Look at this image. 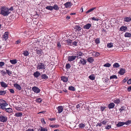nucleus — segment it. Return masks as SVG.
<instances>
[{
	"label": "nucleus",
	"mask_w": 131,
	"mask_h": 131,
	"mask_svg": "<svg viewBox=\"0 0 131 131\" xmlns=\"http://www.w3.org/2000/svg\"><path fill=\"white\" fill-rule=\"evenodd\" d=\"M0 14L3 16H7L11 12L8 11V8L5 6H2L0 9Z\"/></svg>",
	"instance_id": "f257e3e1"
},
{
	"label": "nucleus",
	"mask_w": 131,
	"mask_h": 131,
	"mask_svg": "<svg viewBox=\"0 0 131 131\" xmlns=\"http://www.w3.org/2000/svg\"><path fill=\"white\" fill-rule=\"evenodd\" d=\"M46 65L43 63L39 62L38 63L37 68L38 70H43L45 69Z\"/></svg>",
	"instance_id": "f03ea898"
},
{
	"label": "nucleus",
	"mask_w": 131,
	"mask_h": 131,
	"mask_svg": "<svg viewBox=\"0 0 131 131\" xmlns=\"http://www.w3.org/2000/svg\"><path fill=\"white\" fill-rule=\"evenodd\" d=\"M7 119L8 118L7 116L2 115H0V121L1 122L5 123L7 121Z\"/></svg>",
	"instance_id": "7ed1b4c3"
},
{
	"label": "nucleus",
	"mask_w": 131,
	"mask_h": 131,
	"mask_svg": "<svg viewBox=\"0 0 131 131\" xmlns=\"http://www.w3.org/2000/svg\"><path fill=\"white\" fill-rule=\"evenodd\" d=\"M8 32H6L4 34V35L3 36L2 38L3 39H4L5 40H6L8 38Z\"/></svg>",
	"instance_id": "20e7f679"
},
{
	"label": "nucleus",
	"mask_w": 131,
	"mask_h": 131,
	"mask_svg": "<svg viewBox=\"0 0 131 131\" xmlns=\"http://www.w3.org/2000/svg\"><path fill=\"white\" fill-rule=\"evenodd\" d=\"M83 53L81 51H79L77 52V53L76 54V58H77L78 59L81 58L80 57L81 56H83Z\"/></svg>",
	"instance_id": "39448f33"
},
{
	"label": "nucleus",
	"mask_w": 131,
	"mask_h": 131,
	"mask_svg": "<svg viewBox=\"0 0 131 131\" xmlns=\"http://www.w3.org/2000/svg\"><path fill=\"white\" fill-rule=\"evenodd\" d=\"M32 91L35 93H39L40 92V89L37 87L35 86L33 87L32 88Z\"/></svg>",
	"instance_id": "423d86ee"
},
{
	"label": "nucleus",
	"mask_w": 131,
	"mask_h": 131,
	"mask_svg": "<svg viewBox=\"0 0 131 131\" xmlns=\"http://www.w3.org/2000/svg\"><path fill=\"white\" fill-rule=\"evenodd\" d=\"M66 8H69L71 6L73 5L71 2L70 0H66Z\"/></svg>",
	"instance_id": "0eeeda50"
},
{
	"label": "nucleus",
	"mask_w": 131,
	"mask_h": 131,
	"mask_svg": "<svg viewBox=\"0 0 131 131\" xmlns=\"http://www.w3.org/2000/svg\"><path fill=\"white\" fill-rule=\"evenodd\" d=\"M8 105L7 103H0V109H2L3 110H5L6 109L5 107L7 106Z\"/></svg>",
	"instance_id": "6e6552de"
},
{
	"label": "nucleus",
	"mask_w": 131,
	"mask_h": 131,
	"mask_svg": "<svg viewBox=\"0 0 131 131\" xmlns=\"http://www.w3.org/2000/svg\"><path fill=\"white\" fill-rule=\"evenodd\" d=\"M86 60L84 59L83 58L80 60L79 63L83 65H85L86 64Z\"/></svg>",
	"instance_id": "1a4fd4ad"
},
{
	"label": "nucleus",
	"mask_w": 131,
	"mask_h": 131,
	"mask_svg": "<svg viewBox=\"0 0 131 131\" xmlns=\"http://www.w3.org/2000/svg\"><path fill=\"white\" fill-rule=\"evenodd\" d=\"M76 58V56H69L68 58V60L69 61H72L74 60Z\"/></svg>",
	"instance_id": "9d476101"
},
{
	"label": "nucleus",
	"mask_w": 131,
	"mask_h": 131,
	"mask_svg": "<svg viewBox=\"0 0 131 131\" xmlns=\"http://www.w3.org/2000/svg\"><path fill=\"white\" fill-rule=\"evenodd\" d=\"M34 77L36 78H38L40 75V73L38 71L35 72L33 74Z\"/></svg>",
	"instance_id": "9b49d317"
},
{
	"label": "nucleus",
	"mask_w": 131,
	"mask_h": 131,
	"mask_svg": "<svg viewBox=\"0 0 131 131\" xmlns=\"http://www.w3.org/2000/svg\"><path fill=\"white\" fill-rule=\"evenodd\" d=\"M123 19L124 21L127 22H129L131 21V18L129 17H128L126 16L123 18Z\"/></svg>",
	"instance_id": "f8f14e48"
},
{
	"label": "nucleus",
	"mask_w": 131,
	"mask_h": 131,
	"mask_svg": "<svg viewBox=\"0 0 131 131\" xmlns=\"http://www.w3.org/2000/svg\"><path fill=\"white\" fill-rule=\"evenodd\" d=\"M122 100L120 99L116 98L114 99L113 102L115 103L118 104L122 102Z\"/></svg>",
	"instance_id": "ddd939ff"
},
{
	"label": "nucleus",
	"mask_w": 131,
	"mask_h": 131,
	"mask_svg": "<svg viewBox=\"0 0 131 131\" xmlns=\"http://www.w3.org/2000/svg\"><path fill=\"white\" fill-rule=\"evenodd\" d=\"M14 86L17 89L19 90H20L21 89V86L18 84L17 83H15L14 84Z\"/></svg>",
	"instance_id": "4468645a"
},
{
	"label": "nucleus",
	"mask_w": 131,
	"mask_h": 131,
	"mask_svg": "<svg viewBox=\"0 0 131 131\" xmlns=\"http://www.w3.org/2000/svg\"><path fill=\"white\" fill-rule=\"evenodd\" d=\"M91 26V24L88 23L86 24L83 26L84 29H89Z\"/></svg>",
	"instance_id": "2eb2a0df"
},
{
	"label": "nucleus",
	"mask_w": 131,
	"mask_h": 131,
	"mask_svg": "<svg viewBox=\"0 0 131 131\" xmlns=\"http://www.w3.org/2000/svg\"><path fill=\"white\" fill-rule=\"evenodd\" d=\"M1 85L2 87L6 88L8 86V85L3 81L0 82Z\"/></svg>",
	"instance_id": "dca6fc26"
},
{
	"label": "nucleus",
	"mask_w": 131,
	"mask_h": 131,
	"mask_svg": "<svg viewBox=\"0 0 131 131\" xmlns=\"http://www.w3.org/2000/svg\"><path fill=\"white\" fill-rule=\"evenodd\" d=\"M48 130L46 128H43L42 127L40 126L38 129V131H47Z\"/></svg>",
	"instance_id": "f3484780"
},
{
	"label": "nucleus",
	"mask_w": 131,
	"mask_h": 131,
	"mask_svg": "<svg viewBox=\"0 0 131 131\" xmlns=\"http://www.w3.org/2000/svg\"><path fill=\"white\" fill-rule=\"evenodd\" d=\"M58 110V113H60L62 112L63 110V108L61 106H59L57 108Z\"/></svg>",
	"instance_id": "a211bd4d"
},
{
	"label": "nucleus",
	"mask_w": 131,
	"mask_h": 131,
	"mask_svg": "<svg viewBox=\"0 0 131 131\" xmlns=\"http://www.w3.org/2000/svg\"><path fill=\"white\" fill-rule=\"evenodd\" d=\"M87 60L88 62L91 63L93 62L94 61V59L92 57H88Z\"/></svg>",
	"instance_id": "6ab92c4d"
},
{
	"label": "nucleus",
	"mask_w": 131,
	"mask_h": 131,
	"mask_svg": "<svg viewBox=\"0 0 131 131\" xmlns=\"http://www.w3.org/2000/svg\"><path fill=\"white\" fill-rule=\"evenodd\" d=\"M119 73L121 75H123L125 73V70L124 69L121 68L119 72Z\"/></svg>",
	"instance_id": "aec40b11"
},
{
	"label": "nucleus",
	"mask_w": 131,
	"mask_h": 131,
	"mask_svg": "<svg viewBox=\"0 0 131 131\" xmlns=\"http://www.w3.org/2000/svg\"><path fill=\"white\" fill-rule=\"evenodd\" d=\"M41 79L43 80H46L48 78V76L45 74H42L41 76Z\"/></svg>",
	"instance_id": "412c9836"
},
{
	"label": "nucleus",
	"mask_w": 131,
	"mask_h": 131,
	"mask_svg": "<svg viewBox=\"0 0 131 131\" xmlns=\"http://www.w3.org/2000/svg\"><path fill=\"white\" fill-rule=\"evenodd\" d=\"M115 105L114 103H111L108 105V107L109 109L112 108L114 107Z\"/></svg>",
	"instance_id": "4be33fe9"
},
{
	"label": "nucleus",
	"mask_w": 131,
	"mask_h": 131,
	"mask_svg": "<svg viewBox=\"0 0 131 131\" xmlns=\"http://www.w3.org/2000/svg\"><path fill=\"white\" fill-rule=\"evenodd\" d=\"M23 115L22 113L21 112H17L14 115L15 116L17 117H20L22 116Z\"/></svg>",
	"instance_id": "5701e85b"
},
{
	"label": "nucleus",
	"mask_w": 131,
	"mask_h": 131,
	"mask_svg": "<svg viewBox=\"0 0 131 131\" xmlns=\"http://www.w3.org/2000/svg\"><path fill=\"white\" fill-rule=\"evenodd\" d=\"M124 36L126 37H131V34L129 32H126Z\"/></svg>",
	"instance_id": "b1692460"
},
{
	"label": "nucleus",
	"mask_w": 131,
	"mask_h": 131,
	"mask_svg": "<svg viewBox=\"0 0 131 131\" xmlns=\"http://www.w3.org/2000/svg\"><path fill=\"white\" fill-rule=\"evenodd\" d=\"M16 59L11 60L10 61V62L12 64H16L17 62Z\"/></svg>",
	"instance_id": "393cba45"
},
{
	"label": "nucleus",
	"mask_w": 131,
	"mask_h": 131,
	"mask_svg": "<svg viewBox=\"0 0 131 131\" xmlns=\"http://www.w3.org/2000/svg\"><path fill=\"white\" fill-rule=\"evenodd\" d=\"M127 27L126 26H122L120 28V30L121 31H125L127 29Z\"/></svg>",
	"instance_id": "a878e982"
},
{
	"label": "nucleus",
	"mask_w": 131,
	"mask_h": 131,
	"mask_svg": "<svg viewBox=\"0 0 131 131\" xmlns=\"http://www.w3.org/2000/svg\"><path fill=\"white\" fill-rule=\"evenodd\" d=\"M5 110V111L9 113H11L13 111L12 109L10 108H6V109Z\"/></svg>",
	"instance_id": "bb28decb"
},
{
	"label": "nucleus",
	"mask_w": 131,
	"mask_h": 131,
	"mask_svg": "<svg viewBox=\"0 0 131 131\" xmlns=\"http://www.w3.org/2000/svg\"><path fill=\"white\" fill-rule=\"evenodd\" d=\"M125 124L124 122H119L117 125V127H119L122 126Z\"/></svg>",
	"instance_id": "cd10ccee"
},
{
	"label": "nucleus",
	"mask_w": 131,
	"mask_h": 131,
	"mask_svg": "<svg viewBox=\"0 0 131 131\" xmlns=\"http://www.w3.org/2000/svg\"><path fill=\"white\" fill-rule=\"evenodd\" d=\"M23 52V54L25 56H28L29 54V53L28 52V51H27V50H25Z\"/></svg>",
	"instance_id": "c85d7f7f"
},
{
	"label": "nucleus",
	"mask_w": 131,
	"mask_h": 131,
	"mask_svg": "<svg viewBox=\"0 0 131 131\" xmlns=\"http://www.w3.org/2000/svg\"><path fill=\"white\" fill-rule=\"evenodd\" d=\"M89 78L91 80H94L95 79V77L94 74H92L89 76Z\"/></svg>",
	"instance_id": "c756f323"
},
{
	"label": "nucleus",
	"mask_w": 131,
	"mask_h": 131,
	"mask_svg": "<svg viewBox=\"0 0 131 131\" xmlns=\"http://www.w3.org/2000/svg\"><path fill=\"white\" fill-rule=\"evenodd\" d=\"M74 28L78 31H80L81 29V28L78 25H76L74 27Z\"/></svg>",
	"instance_id": "7c9ffc66"
},
{
	"label": "nucleus",
	"mask_w": 131,
	"mask_h": 131,
	"mask_svg": "<svg viewBox=\"0 0 131 131\" xmlns=\"http://www.w3.org/2000/svg\"><path fill=\"white\" fill-rule=\"evenodd\" d=\"M45 8L47 9L50 10H52L53 9V7L52 6H46L45 7Z\"/></svg>",
	"instance_id": "2f4dec72"
},
{
	"label": "nucleus",
	"mask_w": 131,
	"mask_h": 131,
	"mask_svg": "<svg viewBox=\"0 0 131 131\" xmlns=\"http://www.w3.org/2000/svg\"><path fill=\"white\" fill-rule=\"evenodd\" d=\"M6 93V91L0 90V95H4Z\"/></svg>",
	"instance_id": "473e14b6"
},
{
	"label": "nucleus",
	"mask_w": 131,
	"mask_h": 131,
	"mask_svg": "<svg viewBox=\"0 0 131 131\" xmlns=\"http://www.w3.org/2000/svg\"><path fill=\"white\" fill-rule=\"evenodd\" d=\"M38 54H40L41 55H42L43 53V52H42V50L40 49L38 50L36 52Z\"/></svg>",
	"instance_id": "72a5a7b5"
},
{
	"label": "nucleus",
	"mask_w": 131,
	"mask_h": 131,
	"mask_svg": "<svg viewBox=\"0 0 131 131\" xmlns=\"http://www.w3.org/2000/svg\"><path fill=\"white\" fill-rule=\"evenodd\" d=\"M33 44V43L32 42H30L28 44V49H31L32 48V45Z\"/></svg>",
	"instance_id": "f704fd0d"
},
{
	"label": "nucleus",
	"mask_w": 131,
	"mask_h": 131,
	"mask_svg": "<svg viewBox=\"0 0 131 131\" xmlns=\"http://www.w3.org/2000/svg\"><path fill=\"white\" fill-rule=\"evenodd\" d=\"M66 107H69V108H67V111H69L70 110V109L71 108V107H72V106H70V105H69V104H66Z\"/></svg>",
	"instance_id": "c9c22d12"
},
{
	"label": "nucleus",
	"mask_w": 131,
	"mask_h": 131,
	"mask_svg": "<svg viewBox=\"0 0 131 131\" xmlns=\"http://www.w3.org/2000/svg\"><path fill=\"white\" fill-rule=\"evenodd\" d=\"M69 89L70 90L74 91L75 90V88L73 86H71L69 87Z\"/></svg>",
	"instance_id": "e433bc0d"
},
{
	"label": "nucleus",
	"mask_w": 131,
	"mask_h": 131,
	"mask_svg": "<svg viewBox=\"0 0 131 131\" xmlns=\"http://www.w3.org/2000/svg\"><path fill=\"white\" fill-rule=\"evenodd\" d=\"M96 8V7L92 8L89 10H88L86 13V14H88L89 13L91 12L93 10L95 9Z\"/></svg>",
	"instance_id": "4c0bfd02"
},
{
	"label": "nucleus",
	"mask_w": 131,
	"mask_h": 131,
	"mask_svg": "<svg viewBox=\"0 0 131 131\" xmlns=\"http://www.w3.org/2000/svg\"><path fill=\"white\" fill-rule=\"evenodd\" d=\"M120 66L118 63H115L113 65V67L114 68H118Z\"/></svg>",
	"instance_id": "58836bf2"
},
{
	"label": "nucleus",
	"mask_w": 131,
	"mask_h": 131,
	"mask_svg": "<svg viewBox=\"0 0 131 131\" xmlns=\"http://www.w3.org/2000/svg\"><path fill=\"white\" fill-rule=\"evenodd\" d=\"M52 7H53V9H54L56 10H57L59 9L58 7V5L56 4L54 5Z\"/></svg>",
	"instance_id": "ea45409f"
},
{
	"label": "nucleus",
	"mask_w": 131,
	"mask_h": 131,
	"mask_svg": "<svg viewBox=\"0 0 131 131\" xmlns=\"http://www.w3.org/2000/svg\"><path fill=\"white\" fill-rule=\"evenodd\" d=\"M66 41H67V42L68 43V45H71L70 44L72 43V40L68 39L66 40Z\"/></svg>",
	"instance_id": "a19ab883"
},
{
	"label": "nucleus",
	"mask_w": 131,
	"mask_h": 131,
	"mask_svg": "<svg viewBox=\"0 0 131 131\" xmlns=\"http://www.w3.org/2000/svg\"><path fill=\"white\" fill-rule=\"evenodd\" d=\"M117 79V77L116 75H114L111 76L110 77V79Z\"/></svg>",
	"instance_id": "79ce46f5"
},
{
	"label": "nucleus",
	"mask_w": 131,
	"mask_h": 131,
	"mask_svg": "<svg viewBox=\"0 0 131 131\" xmlns=\"http://www.w3.org/2000/svg\"><path fill=\"white\" fill-rule=\"evenodd\" d=\"M36 101V102L38 103H41L42 101V99L41 98H39L37 99Z\"/></svg>",
	"instance_id": "37998d69"
},
{
	"label": "nucleus",
	"mask_w": 131,
	"mask_h": 131,
	"mask_svg": "<svg viewBox=\"0 0 131 131\" xmlns=\"http://www.w3.org/2000/svg\"><path fill=\"white\" fill-rule=\"evenodd\" d=\"M131 123V121L128 120L127 121L125 122V124L127 125H129Z\"/></svg>",
	"instance_id": "c03bdc74"
},
{
	"label": "nucleus",
	"mask_w": 131,
	"mask_h": 131,
	"mask_svg": "<svg viewBox=\"0 0 131 131\" xmlns=\"http://www.w3.org/2000/svg\"><path fill=\"white\" fill-rule=\"evenodd\" d=\"M6 73H7L10 76L12 74V72L11 71H10L7 70H6Z\"/></svg>",
	"instance_id": "a18cd8bd"
},
{
	"label": "nucleus",
	"mask_w": 131,
	"mask_h": 131,
	"mask_svg": "<svg viewBox=\"0 0 131 131\" xmlns=\"http://www.w3.org/2000/svg\"><path fill=\"white\" fill-rule=\"evenodd\" d=\"M111 66V64L109 63H106L105 64H104V66L106 67H109Z\"/></svg>",
	"instance_id": "49530a36"
},
{
	"label": "nucleus",
	"mask_w": 131,
	"mask_h": 131,
	"mask_svg": "<svg viewBox=\"0 0 131 131\" xmlns=\"http://www.w3.org/2000/svg\"><path fill=\"white\" fill-rule=\"evenodd\" d=\"M1 74L3 75H5L6 74V72L4 70H2V71H1Z\"/></svg>",
	"instance_id": "de8ad7c7"
},
{
	"label": "nucleus",
	"mask_w": 131,
	"mask_h": 131,
	"mask_svg": "<svg viewBox=\"0 0 131 131\" xmlns=\"http://www.w3.org/2000/svg\"><path fill=\"white\" fill-rule=\"evenodd\" d=\"M94 55L96 57H97L99 55L100 53L99 52H93V54H94Z\"/></svg>",
	"instance_id": "09e8293b"
},
{
	"label": "nucleus",
	"mask_w": 131,
	"mask_h": 131,
	"mask_svg": "<svg viewBox=\"0 0 131 131\" xmlns=\"http://www.w3.org/2000/svg\"><path fill=\"white\" fill-rule=\"evenodd\" d=\"M95 42L96 44H98L100 43V40L99 39V38H96L95 40Z\"/></svg>",
	"instance_id": "8fccbe9b"
},
{
	"label": "nucleus",
	"mask_w": 131,
	"mask_h": 131,
	"mask_svg": "<svg viewBox=\"0 0 131 131\" xmlns=\"http://www.w3.org/2000/svg\"><path fill=\"white\" fill-rule=\"evenodd\" d=\"M113 46V44L112 43H110L107 44V47L108 48H111Z\"/></svg>",
	"instance_id": "3c124183"
},
{
	"label": "nucleus",
	"mask_w": 131,
	"mask_h": 131,
	"mask_svg": "<svg viewBox=\"0 0 131 131\" xmlns=\"http://www.w3.org/2000/svg\"><path fill=\"white\" fill-rule=\"evenodd\" d=\"M61 80L63 81V82H66V77L62 76L61 77Z\"/></svg>",
	"instance_id": "603ef678"
},
{
	"label": "nucleus",
	"mask_w": 131,
	"mask_h": 131,
	"mask_svg": "<svg viewBox=\"0 0 131 131\" xmlns=\"http://www.w3.org/2000/svg\"><path fill=\"white\" fill-rule=\"evenodd\" d=\"M71 67V66L69 63H67L66 64V68L67 69H69Z\"/></svg>",
	"instance_id": "864d4df0"
},
{
	"label": "nucleus",
	"mask_w": 131,
	"mask_h": 131,
	"mask_svg": "<svg viewBox=\"0 0 131 131\" xmlns=\"http://www.w3.org/2000/svg\"><path fill=\"white\" fill-rule=\"evenodd\" d=\"M50 126L52 128H53L54 127L57 128L59 127V125H51Z\"/></svg>",
	"instance_id": "5fc2aeb1"
},
{
	"label": "nucleus",
	"mask_w": 131,
	"mask_h": 131,
	"mask_svg": "<svg viewBox=\"0 0 131 131\" xmlns=\"http://www.w3.org/2000/svg\"><path fill=\"white\" fill-rule=\"evenodd\" d=\"M79 126L80 128H82L85 126V125L83 124H79Z\"/></svg>",
	"instance_id": "6e6d98bb"
},
{
	"label": "nucleus",
	"mask_w": 131,
	"mask_h": 131,
	"mask_svg": "<svg viewBox=\"0 0 131 131\" xmlns=\"http://www.w3.org/2000/svg\"><path fill=\"white\" fill-rule=\"evenodd\" d=\"M125 109V107L124 106H122L121 108L119 109V111L121 112L123 110H124Z\"/></svg>",
	"instance_id": "4d7b16f0"
},
{
	"label": "nucleus",
	"mask_w": 131,
	"mask_h": 131,
	"mask_svg": "<svg viewBox=\"0 0 131 131\" xmlns=\"http://www.w3.org/2000/svg\"><path fill=\"white\" fill-rule=\"evenodd\" d=\"M92 20L95 21H98L99 20V19L97 18H95L94 17H93L92 18Z\"/></svg>",
	"instance_id": "13d9d810"
},
{
	"label": "nucleus",
	"mask_w": 131,
	"mask_h": 131,
	"mask_svg": "<svg viewBox=\"0 0 131 131\" xmlns=\"http://www.w3.org/2000/svg\"><path fill=\"white\" fill-rule=\"evenodd\" d=\"M0 101L1 102V103H7L3 99H1L0 100Z\"/></svg>",
	"instance_id": "bf43d9fd"
},
{
	"label": "nucleus",
	"mask_w": 131,
	"mask_h": 131,
	"mask_svg": "<svg viewBox=\"0 0 131 131\" xmlns=\"http://www.w3.org/2000/svg\"><path fill=\"white\" fill-rule=\"evenodd\" d=\"M8 90H9L10 92L12 93H14V91L13 89H9Z\"/></svg>",
	"instance_id": "052dcab7"
},
{
	"label": "nucleus",
	"mask_w": 131,
	"mask_h": 131,
	"mask_svg": "<svg viewBox=\"0 0 131 131\" xmlns=\"http://www.w3.org/2000/svg\"><path fill=\"white\" fill-rule=\"evenodd\" d=\"M5 63L3 62H0V67H2L4 66Z\"/></svg>",
	"instance_id": "680f3d73"
},
{
	"label": "nucleus",
	"mask_w": 131,
	"mask_h": 131,
	"mask_svg": "<svg viewBox=\"0 0 131 131\" xmlns=\"http://www.w3.org/2000/svg\"><path fill=\"white\" fill-rule=\"evenodd\" d=\"M82 105L81 104H79L77 105L76 107L77 108H79L80 107H81L82 106Z\"/></svg>",
	"instance_id": "e2e57ef3"
},
{
	"label": "nucleus",
	"mask_w": 131,
	"mask_h": 131,
	"mask_svg": "<svg viewBox=\"0 0 131 131\" xmlns=\"http://www.w3.org/2000/svg\"><path fill=\"white\" fill-rule=\"evenodd\" d=\"M106 107L105 106H103V107H102V106H101V111H103L105 109V108H106Z\"/></svg>",
	"instance_id": "0e129e2a"
},
{
	"label": "nucleus",
	"mask_w": 131,
	"mask_h": 131,
	"mask_svg": "<svg viewBox=\"0 0 131 131\" xmlns=\"http://www.w3.org/2000/svg\"><path fill=\"white\" fill-rule=\"evenodd\" d=\"M111 128V125H108L107 126H106L105 127V128L106 129H109Z\"/></svg>",
	"instance_id": "69168bd1"
},
{
	"label": "nucleus",
	"mask_w": 131,
	"mask_h": 131,
	"mask_svg": "<svg viewBox=\"0 0 131 131\" xmlns=\"http://www.w3.org/2000/svg\"><path fill=\"white\" fill-rule=\"evenodd\" d=\"M127 82L128 84H130L131 83V78L128 80Z\"/></svg>",
	"instance_id": "338daca9"
},
{
	"label": "nucleus",
	"mask_w": 131,
	"mask_h": 131,
	"mask_svg": "<svg viewBox=\"0 0 131 131\" xmlns=\"http://www.w3.org/2000/svg\"><path fill=\"white\" fill-rule=\"evenodd\" d=\"M33 129L29 128L26 131H34Z\"/></svg>",
	"instance_id": "774afa93"
}]
</instances>
